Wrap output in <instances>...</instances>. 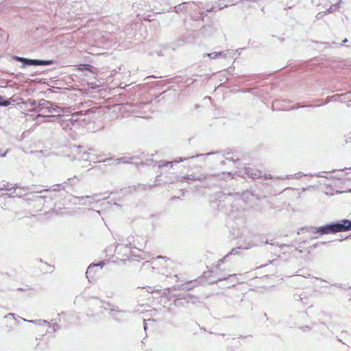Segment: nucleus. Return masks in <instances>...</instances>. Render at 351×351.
<instances>
[{"label":"nucleus","instance_id":"29","mask_svg":"<svg viewBox=\"0 0 351 351\" xmlns=\"http://www.w3.org/2000/svg\"><path fill=\"white\" fill-rule=\"evenodd\" d=\"M102 304H103L102 307H103L105 310H106V311H110V308L115 307L114 305H112V304H110V303H108V302H102Z\"/></svg>","mask_w":351,"mask_h":351},{"label":"nucleus","instance_id":"10","mask_svg":"<svg viewBox=\"0 0 351 351\" xmlns=\"http://www.w3.org/2000/svg\"><path fill=\"white\" fill-rule=\"evenodd\" d=\"M71 152L75 154V158L79 160H88L90 154L87 152L83 146H73L71 147Z\"/></svg>","mask_w":351,"mask_h":351},{"label":"nucleus","instance_id":"54","mask_svg":"<svg viewBox=\"0 0 351 351\" xmlns=\"http://www.w3.org/2000/svg\"><path fill=\"white\" fill-rule=\"evenodd\" d=\"M152 6V4L150 2H149V7H151Z\"/></svg>","mask_w":351,"mask_h":351},{"label":"nucleus","instance_id":"8","mask_svg":"<svg viewBox=\"0 0 351 351\" xmlns=\"http://www.w3.org/2000/svg\"><path fill=\"white\" fill-rule=\"evenodd\" d=\"M332 223L335 233L351 230V220L350 219H344Z\"/></svg>","mask_w":351,"mask_h":351},{"label":"nucleus","instance_id":"58","mask_svg":"<svg viewBox=\"0 0 351 351\" xmlns=\"http://www.w3.org/2000/svg\"><path fill=\"white\" fill-rule=\"evenodd\" d=\"M210 274H213V273H214V271L212 270V271H210Z\"/></svg>","mask_w":351,"mask_h":351},{"label":"nucleus","instance_id":"57","mask_svg":"<svg viewBox=\"0 0 351 351\" xmlns=\"http://www.w3.org/2000/svg\"><path fill=\"white\" fill-rule=\"evenodd\" d=\"M82 204L86 205V204H87V203L86 202H84V203H82Z\"/></svg>","mask_w":351,"mask_h":351},{"label":"nucleus","instance_id":"55","mask_svg":"<svg viewBox=\"0 0 351 351\" xmlns=\"http://www.w3.org/2000/svg\"><path fill=\"white\" fill-rule=\"evenodd\" d=\"M332 45H336V43L335 42H332Z\"/></svg>","mask_w":351,"mask_h":351},{"label":"nucleus","instance_id":"45","mask_svg":"<svg viewBox=\"0 0 351 351\" xmlns=\"http://www.w3.org/2000/svg\"><path fill=\"white\" fill-rule=\"evenodd\" d=\"M119 247H121V245H118L116 247V248H115V251H118Z\"/></svg>","mask_w":351,"mask_h":351},{"label":"nucleus","instance_id":"20","mask_svg":"<svg viewBox=\"0 0 351 351\" xmlns=\"http://www.w3.org/2000/svg\"><path fill=\"white\" fill-rule=\"evenodd\" d=\"M182 178L188 180L203 181L206 179V175H203V174H201L199 176H195V175L191 174V175H187L186 176H184Z\"/></svg>","mask_w":351,"mask_h":351},{"label":"nucleus","instance_id":"41","mask_svg":"<svg viewBox=\"0 0 351 351\" xmlns=\"http://www.w3.org/2000/svg\"><path fill=\"white\" fill-rule=\"evenodd\" d=\"M228 215L233 217V218H236V216L234 215V211L233 210H231V213H228Z\"/></svg>","mask_w":351,"mask_h":351},{"label":"nucleus","instance_id":"39","mask_svg":"<svg viewBox=\"0 0 351 351\" xmlns=\"http://www.w3.org/2000/svg\"><path fill=\"white\" fill-rule=\"evenodd\" d=\"M304 332L309 331L311 330V328L308 326H304L300 328Z\"/></svg>","mask_w":351,"mask_h":351},{"label":"nucleus","instance_id":"3","mask_svg":"<svg viewBox=\"0 0 351 351\" xmlns=\"http://www.w3.org/2000/svg\"><path fill=\"white\" fill-rule=\"evenodd\" d=\"M13 59L22 63L23 67L30 66H49L54 63L52 60H38V59H29L23 57L14 56Z\"/></svg>","mask_w":351,"mask_h":351},{"label":"nucleus","instance_id":"37","mask_svg":"<svg viewBox=\"0 0 351 351\" xmlns=\"http://www.w3.org/2000/svg\"><path fill=\"white\" fill-rule=\"evenodd\" d=\"M145 0H140L139 3H134L133 4L134 8H138V5H142L143 3H145Z\"/></svg>","mask_w":351,"mask_h":351},{"label":"nucleus","instance_id":"42","mask_svg":"<svg viewBox=\"0 0 351 351\" xmlns=\"http://www.w3.org/2000/svg\"><path fill=\"white\" fill-rule=\"evenodd\" d=\"M278 178H279V179H282V180L285 179V178H290V176H288V175H287V176H286L285 177H282H282H280H280H278Z\"/></svg>","mask_w":351,"mask_h":351},{"label":"nucleus","instance_id":"51","mask_svg":"<svg viewBox=\"0 0 351 351\" xmlns=\"http://www.w3.org/2000/svg\"><path fill=\"white\" fill-rule=\"evenodd\" d=\"M88 149H89V151H92V152L95 151V149L93 148H89Z\"/></svg>","mask_w":351,"mask_h":351},{"label":"nucleus","instance_id":"44","mask_svg":"<svg viewBox=\"0 0 351 351\" xmlns=\"http://www.w3.org/2000/svg\"><path fill=\"white\" fill-rule=\"evenodd\" d=\"M58 329V326H57L56 328V326H53V332H56Z\"/></svg>","mask_w":351,"mask_h":351},{"label":"nucleus","instance_id":"2","mask_svg":"<svg viewBox=\"0 0 351 351\" xmlns=\"http://www.w3.org/2000/svg\"><path fill=\"white\" fill-rule=\"evenodd\" d=\"M60 124L64 130H72L73 128L78 124V120L75 118L74 115H61L60 113L57 114L56 119L53 120Z\"/></svg>","mask_w":351,"mask_h":351},{"label":"nucleus","instance_id":"43","mask_svg":"<svg viewBox=\"0 0 351 351\" xmlns=\"http://www.w3.org/2000/svg\"><path fill=\"white\" fill-rule=\"evenodd\" d=\"M232 196L230 195H229L228 197H226V200L227 202H230V199H231Z\"/></svg>","mask_w":351,"mask_h":351},{"label":"nucleus","instance_id":"34","mask_svg":"<svg viewBox=\"0 0 351 351\" xmlns=\"http://www.w3.org/2000/svg\"><path fill=\"white\" fill-rule=\"evenodd\" d=\"M94 196H90V195H86V196H82V197H76V198H77L79 200H83L84 199H90V198H93Z\"/></svg>","mask_w":351,"mask_h":351},{"label":"nucleus","instance_id":"31","mask_svg":"<svg viewBox=\"0 0 351 351\" xmlns=\"http://www.w3.org/2000/svg\"><path fill=\"white\" fill-rule=\"evenodd\" d=\"M10 104L9 102L3 100V97L0 95V106H8Z\"/></svg>","mask_w":351,"mask_h":351},{"label":"nucleus","instance_id":"28","mask_svg":"<svg viewBox=\"0 0 351 351\" xmlns=\"http://www.w3.org/2000/svg\"><path fill=\"white\" fill-rule=\"evenodd\" d=\"M218 58H226L227 55L228 54V51H223L217 52Z\"/></svg>","mask_w":351,"mask_h":351},{"label":"nucleus","instance_id":"1","mask_svg":"<svg viewBox=\"0 0 351 351\" xmlns=\"http://www.w3.org/2000/svg\"><path fill=\"white\" fill-rule=\"evenodd\" d=\"M32 105L35 106V111L38 112V116L49 117H56L57 115H49V114H51L53 112H57L58 114L62 112V108L53 103L47 101L45 99H42L40 101L38 105H36V101L33 100L31 103Z\"/></svg>","mask_w":351,"mask_h":351},{"label":"nucleus","instance_id":"4","mask_svg":"<svg viewBox=\"0 0 351 351\" xmlns=\"http://www.w3.org/2000/svg\"><path fill=\"white\" fill-rule=\"evenodd\" d=\"M176 299L174 300V304L176 306H182L186 304H196L199 302V298L189 294H179L178 295H175Z\"/></svg>","mask_w":351,"mask_h":351},{"label":"nucleus","instance_id":"6","mask_svg":"<svg viewBox=\"0 0 351 351\" xmlns=\"http://www.w3.org/2000/svg\"><path fill=\"white\" fill-rule=\"evenodd\" d=\"M239 176L243 178H250L252 179H258L263 177L261 171L258 169H254L250 167H245L241 171H239ZM265 180L272 179L273 177L271 175L265 173L263 176Z\"/></svg>","mask_w":351,"mask_h":351},{"label":"nucleus","instance_id":"27","mask_svg":"<svg viewBox=\"0 0 351 351\" xmlns=\"http://www.w3.org/2000/svg\"><path fill=\"white\" fill-rule=\"evenodd\" d=\"M204 57H209L211 59H218L217 52L206 53L204 54Z\"/></svg>","mask_w":351,"mask_h":351},{"label":"nucleus","instance_id":"53","mask_svg":"<svg viewBox=\"0 0 351 351\" xmlns=\"http://www.w3.org/2000/svg\"><path fill=\"white\" fill-rule=\"evenodd\" d=\"M177 198H178V197H176V196H173V197H172V199H177Z\"/></svg>","mask_w":351,"mask_h":351},{"label":"nucleus","instance_id":"7","mask_svg":"<svg viewBox=\"0 0 351 351\" xmlns=\"http://www.w3.org/2000/svg\"><path fill=\"white\" fill-rule=\"evenodd\" d=\"M187 14L195 21L203 20L204 10H199V5L193 1L188 2Z\"/></svg>","mask_w":351,"mask_h":351},{"label":"nucleus","instance_id":"32","mask_svg":"<svg viewBox=\"0 0 351 351\" xmlns=\"http://www.w3.org/2000/svg\"><path fill=\"white\" fill-rule=\"evenodd\" d=\"M29 322H32V323H36V322H38L39 324H47L48 323L46 320H44V319H39V320H31V321H29Z\"/></svg>","mask_w":351,"mask_h":351},{"label":"nucleus","instance_id":"9","mask_svg":"<svg viewBox=\"0 0 351 351\" xmlns=\"http://www.w3.org/2000/svg\"><path fill=\"white\" fill-rule=\"evenodd\" d=\"M313 233H317L320 235L327 234H335L333 223H328L318 228H311Z\"/></svg>","mask_w":351,"mask_h":351},{"label":"nucleus","instance_id":"50","mask_svg":"<svg viewBox=\"0 0 351 351\" xmlns=\"http://www.w3.org/2000/svg\"><path fill=\"white\" fill-rule=\"evenodd\" d=\"M147 324L144 323V328L145 330H147Z\"/></svg>","mask_w":351,"mask_h":351},{"label":"nucleus","instance_id":"12","mask_svg":"<svg viewBox=\"0 0 351 351\" xmlns=\"http://www.w3.org/2000/svg\"><path fill=\"white\" fill-rule=\"evenodd\" d=\"M234 278H236V274L219 275V276H216L215 277H214V278L210 280V283H214V282H217L218 281H222V280H231V282L232 283V286H234L236 282V281L234 280Z\"/></svg>","mask_w":351,"mask_h":351},{"label":"nucleus","instance_id":"25","mask_svg":"<svg viewBox=\"0 0 351 351\" xmlns=\"http://www.w3.org/2000/svg\"><path fill=\"white\" fill-rule=\"evenodd\" d=\"M131 159L132 158L129 157H121L119 158H115L114 161H116V165H119L120 163H130Z\"/></svg>","mask_w":351,"mask_h":351},{"label":"nucleus","instance_id":"18","mask_svg":"<svg viewBox=\"0 0 351 351\" xmlns=\"http://www.w3.org/2000/svg\"><path fill=\"white\" fill-rule=\"evenodd\" d=\"M187 7H189L188 5V2H183L176 6H175L173 8V10L177 14H180V13H187Z\"/></svg>","mask_w":351,"mask_h":351},{"label":"nucleus","instance_id":"36","mask_svg":"<svg viewBox=\"0 0 351 351\" xmlns=\"http://www.w3.org/2000/svg\"><path fill=\"white\" fill-rule=\"evenodd\" d=\"M8 152L9 149H8L5 152H3L2 149L0 147V157H5Z\"/></svg>","mask_w":351,"mask_h":351},{"label":"nucleus","instance_id":"22","mask_svg":"<svg viewBox=\"0 0 351 351\" xmlns=\"http://www.w3.org/2000/svg\"><path fill=\"white\" fill-rule=\"evenodd\" d=\"M311 176V177H324V176L321 175V173H314V174H311V173L305 174L302 172H298L294 175V178L295 179H300L302 176Z\"/></svg>","mask_w":351,"mask_h":351},{"label":"nucleus","instance_id":"49","mask_svg":"<svg viewBox=\"0 0 351 351\" xmlns=\"http://www.w3.org/2000/svg\"><path fill=\"white\" fill-rule=\"evenodd\" d=\"M18 289L20 291H26L27 290V289H23V288H19Z\"/></svg>","mask_w":351,"mask_h":351},{"label":"nucleus","instance_id":"33","mask_svg":"<svg viewBox=\"0 0 351 351\" xmlns=\"http://www.w3.org/2000/svg\"><path fill=\"white\" fill-rule=\"evenodd\" d=\"M3 196H5L7 197H9V198H14L15 197V193H13V192H12L11 193H5V194H2Z\"/></svg>","mask_w":351,"mask_h":351},{"label":"nucleus","instance_id":"16","mask_svg":"<svg viewBox=\"0 0 351 351\" xmlns=\"http://www.w3.org/2000/svg\"><path fill=\"white\" fill-rule=\"evenodd\" d=\"M13 190H14L13 193H15V197H22L26 195V193H23V192H25L27 190H29V187H19L15 184Z\"/></svg>","mask_w":351,"mask_h":351},{"label":"nucleus","instance_id":"40","mask_svg":"<svg viewBox=\"0 0 351 351\" xmlns=\"http://www.w3.org/2000/svg\"><path fill=\"white\" fill-rule=\"evenodd\" d=\"M253 245V244H250V243H248L247 245L243 246V247L245 248V249H249ZM242 247L241 246L239 247L241 248Z\"/></svg>","mask_w":351,"mask_h":351},{"label":"nucleus","instance_id":"46","mask_svg":"<svg viewBox=\"0 0 351 351\" xmlns=\"http://www.w3.org/2000/svg\"><path fill=\"white\" fill-rule=\"evenodd\" d=\"M335 286L339 287L341 289H343V286H341V285H335Z\"/></svg>","mask_w":351,"mask_h":351},{"label":"nucleus","instance_id":"26","mask_svg":"<svg viewBox=\"0 0 351 351\" xmlns=\"http://www.w3.org/2000/svg\"><path fill=\"white\" fill-rule=\"evenodd\" d=\"M237 253V251L236 249H233L230 252H229L223 258L220 259L219 261V264L217 265H219L221 263H223L224 260L228 258L230 255L232 254H236Z\"/></svg>","mask_w":351,"mask_h":351},{"label":"nucleus","instance_id":"15","mask_svg":"<svg viewBox=\"0 0 351 351\" xmlns=\"http://www.w3.org/2000/svg\"><path fill=\"white\" fill-rule=\"evenodd\" d=\"M350 95H351V93H346L341 94V95H335L330 97H328L326 98V104L328 103L331 99H335L336 97H339V100L342 102L345 101L346 99H349L350 101H351Z\"/></svg>","mask_w":351,"mask_h":351},{"label":"nucleus","instance_id":"38","mask_svg":"<svg viewBox=\"0 0 351 351\" xmlns=\"http://www.w3.org/2000/svg\"><path fill=\"white\" fill-rule=\"evenodd\" d=\"M101 155H97V156H95V158H93V162L94 163H95V162H98L99 160H101L100 159V158H101Z\"/></svg>","mask_w":351,"mask_h":351},{"label":"nucleus","instance_id":"35","mask_svg":"<svg viewBox=\"0 0 351 351\" xmlns=\"http://www.w3.org/2000/svg\"><path fill=\"white\" fill-rule=\"evenodd\" d=\"M239 160V158H235L234 157H226V160H230V161H232L233 162H236Z\"/></svg>","mask_w":351,"mask_h":351},{"label":"nucleus","instance_id":"23","mask_svg":"<svg viewBox=\"0 0 351 351\" xmlns=\"http://www.w3.org/2000/svg\"><path fill=\"white\" fill-rule=\"evenodd\" d=\"M14 188V185L8 182H3L1 186L0 190H6L11 191Z\"/></svg>","mask_w":351,"mask_h":351},{"label":"nucleus","instance_id":"24","mask_svg":"<svg viewBox=\"0 0 351 351\" xmlns=\"http://www.w3.org/2000/svg\"><path fill=\"white\" fill-rule=\"evenodd\" d=\"M115 158H108L106 159H104L102 160H99V162H104L106 165H116Z\"/></svg>","mask_w":351,"mask_h":351},{"label":"nucleus","instance_id":"21","mask_svg":"<svg viewBox=\"0 0 351 351\" xmlns=\"http://www.w3.org/2000/svg\"><path fill=\"white\" fill-rule=\"evenodd\" d=\"M47 198H49L50 199H53L52 197H48L46 195H32V198H27V200H32L35 201L36 202L40 203V204H43V202H45Z\"/></svg>","mask_w":351,"mask_h":351},{"label":"nucleus","instance_id":"30","mask_svg":"<svg viewBox=\"0 0 351 351\" xmlns=\"http://www.w3.org/2000/svg\"><path fill=\"white\" fill-rule=\"evenodd\" d=\"M250 197H253V195L251 194L249 191H245L242 195V199L245 200V199H248Z\"/></svg>","mask_w":351,"mask_h":351},{"label":"nucleus","instance_id":"48","mask_svg":"<svg viewBox=\"0 0 351 351\" xmlns=\"http://www.w3.org/2000/svg\"><path fill=\"white\" fill-rule=\"evenodd\" d=\"M348 41V39H347V38H345L344 40H343L342 43H347Z\"/></svg>","mask_w":351,"mask_h":351},{"label":"nucleus","instance_id":"5","mask_svg":"<svg viewBox=\"0 0 351 351\" xmlns=\"http://www.w3.org/2000/svg\"><path fill=\"white\" fill-rule=\"evenodd\" d=\"M200 155L197 154L196 156H190V157H184V158H182V157H179L178 158H176L174 160H172V161H163V160H160V161H154L152 159L151 160H146L145 162H144L145 165H148V166H150V165H152V166H158V167H167L168 165H171V167H172L173 165V164H176V163H178V162H183L184 160H187L190 158H196V157H198Z\"/></svg>","mask_w":351,"mask_h":351},{"label":"nucleus","instance_id":"17","mask_svg":"<svg viewBox=\"0 0 351 351\" xmlns=\"http://www.w3.org/2000/svg\"><path fill=\"white\" fill-rule=\"evenodd\" d=\"M125 313L124 311L119 310L117 307H112L110 308V314L112 318L117 322H121V319L119 317V314Z\"/></svg>","mask_w":351,"mask_h":351},{"label":"nucleus","instance_id":"13","mask_svg":"<svg viewBox=\"0 0 351 351\" xmlns=\"http://www.w3.org/2000/svg\"><path fill=\"white\" fill-rule=\"evenodd\" d=\"M77 178L75 176L73 178H68L66 182H64L62 184H55V185L52 186L49 189H44V190H40V191H32V192H30V193H32H32H43V192H48V191H60V186H63V184H70L72 180L77 179Z\"/></svg>","mask_w":351,"mask_h":351},{"label":"nucleus","instance_id":"19","mask_svg":"<svg viewBox=\"0 0 351 351\" xmlns=\"http://www.w3.org/2000/svg\"><path fill=\"white\" fill-rule=\"evenodd\" d=\"M293 298L295 301H300L303 304H308V297L305 293H302L300 294L295 293L293 295Z\"/></svg>","mask_w":351,"mask_h":351},{"label":"nucleus","instance_id":"14","mask_svg":"<svg viewBox=\"0 0 351 351\" xmlns=\"http://www.w3.org/2000/svg\"><path fill=\"white\" fill-rule=\"evenodd\" d=\"M197 286V282L195 281H186L184 284L176 285L174 287L175 290H183V291H191L195 287Z\"/></svg>","mask_w":351,"mask_h":351},{"label":"nucleus","instance_id":"56","mask_svg":"<svg viewBox=\"0 0 351 351\" xmlns=\"http://www.w3.org/2000/svg\"><path fill=\"white\" fill-rule=\"evenodd\" d=\"M158 258H163L162 256H158Z\"/></svg>","mask_w":351,"mask_h":351},{"label":"nucleus","instance_id":"59","mask_svg":"<svg viewBox=\"0 0 351 351\" xmlns=\"http://www.w3.org/2000/svg\"><path fill=\"white\" fill-rule=\"evenodd\" d=\"M309 106H311V107H314L315 106H313V105H310Z\"/></svg>","mask_w":351,"mask_h":351},{"label":"nucleus","instance_id":"11","mask_svg":"<svg viewBox=\"0 0 351 351\" xmlns=\"http://www.w3.org/2000/svg\"><path fill=\"white\" fill-rule=\"evenodd\" d=\"M105 265V263L104 261H100L98 263H92L90 264L87 269H86V278H88V280L89 282L91 281L90 278H90H93V276H94V274H95V267H99L100 269H101L104 265Z\"/></svg>","mask_w":351,"mask_h":351},{"label":"nucleus","instance_id":"52","mask_svg":"<svg viewBox=\"0 0 351 351\" xmlns=\"http://www.w3.org/2000/svg\"><path fill=\"white\" fill-rule=\"evenodd\" d=\"M14 315L12 313H9L6 317L8 316H13Z\"/></svg>","mask_w":351,"mask_h":351},{"label":"nucleus","instance_id":"47","mask_svg":"<svg viewBox=\"0 0 351 351\" xmlns=\"http://www.w3.org/2000/svg\"><path fill=\"white\" fill-rule=\"evenodd\" d=\"M226 163V160H222V161L221 162V165H224Z\"/></svg>","mask_w":351,"mask_h":351}]
</instances>
